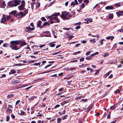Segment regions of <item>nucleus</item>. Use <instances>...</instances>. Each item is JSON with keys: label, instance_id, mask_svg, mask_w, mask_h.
Instances as JSON below:
<instances>
[{"label": "nucleus", "instance_id": "obj_12", "mask_svg": "<svg viewBox=\"0 0 123 123\" xmlns=\"http://www.w3.org/2000/svg\"><path fill=\"white\" fill-rule=\"evenodd\" d=\"M19 82V81L18 80H14L12 81V84H17Z\"/></svg>", "mask_w": 123, "mask_h": 123}, {"label": "nucleus", "instance_id": "obj_48", "mask_svg": "<svg viewBox=\"0 0 123 123\" xmlns=\"http://www.w3.org/2000/svg\"><path fill=\"white\" fill-rule=\"evenodd\" d=\"M44 121L43 120L42 121L41 120H39L38 121L37 123H43Z\"/></svg>", "mask_w": 123, "mask_h": 123}, {"label": "nucleus", "instance_id": "obj_60", "mask_svg": "<svg viewBox=\"0 0 123 123\" xmlns=\"http://www.w3.org/2000/svg\"><path fill=\"white\" fill-rule=\"evenodd\" d=\"M64 89L63 88H61L59 89V91H63Z\"/></svg>", "mask_w": 123, "mask_h": 123}, {"label": "nucleus", "instance_id": "obj_35", "mask_svg": "<svg viewBox=\"0 0 123 123\" xmlns=\"http://www.w3.org/2000/svg\"><path fill=\"white\" fill-rule=\"evenodd\" d=\"M61 119L60 118H58L57 119V122L58 123H59L61 122Z\"/></svg>", "mask_w": 123, "mask_h": 123}, {"label": "nucleus", "instance_id": "obj_40", "mask_svg": "<svg viewBox=\"0 0 123 123\" xmlns=\"http://www.w3.org/2000/svg\"><path fill=\"white\" fill-rule=\"evenodd\" d=\"M54 70H50V71H45V72H43V73H42L41 74H44V73H49V72H51L52 71H53Z\"/></svg>", "mask_w": 123, "mask_h": 123}, {"label": "nucleus", "instance_id": "obj_57", "mask_svg": "<svg viewBox=\"0 0 123 123\" xmlns=\"http://www.w3.org/2000/svg\"><path fill=\"white\" fill-rule=\"evenodd\" d=\"M69 29H70L69 28H63V30H69Z\"/></svg>", "mask_w": 123, "mask_h": 123}, {"label": "nucleus", "instance_id": "obj_63", "mask_svg": "<svg viewBox=\"0 0 123 123\" xmlns=\"http://www.w3.org/2000/svg\"><path fill=\"white\" fill-rule=\"evenodd\" d=\"M68 4V1H67L65 3V5L66 6H67Z\"/></svg>", "mask_w": 123, "mask_h": 123}, {"label": "nucleus", "instance_id": "obj_4", "mask_svg": "<svg viewBox=\"0 0 123 123\" xmlns=\"http://www.w3.org/2000/svg\"><path fill=\"white\" fill-rule=\"evenodd\" d=\"M11 18V16L7 15L6 16H4L3 15V17L1 19V23L6 24L5 23L7 21H8Z\"/></svg>", "mask_w": 123, "mask_h": 123}, {"label": "nucleus", "instance_id": "obj_58", "mask_svg": "<svg viewBox=\"0 0 123 123\" xmlns=\"http://www.w3.org/2000/svg\"><path fill=\"white\" fill-rule=\"evenodd\" d=\"M21 56V55H18V56H16L15 57V58H16V59L18 58H19Z\"/></svg>", "mask_w": 123, "mask_h": 123}, {"label": "nucleus", "instance_id": "obj_6", "mask_svg": "<svg viewBox=\"0 0 123 123\" xmlns=\"http://www.w3.org/2000/svg\"><path fill=\"white\" fill-rule=\"evenodd\" d=\"M25 2L24 0L22 1L21 5L18 6V8L20 11L23 10L25 6Z\"/></svg>", "mask_w": 123, "mask_h": 123}, {"label": "nucleus", "instance_id": "obj_31", "mask_svg": "<svg viewBox=\"0 0 123 123\" xmlns=\"http://www.w3.org/2000/svg\"><path fill=\"white\" fill-rule=\"evenodd\" d=\"M92 51H88V52L86 53V55H88L90 54L91 52Z\"/></svg>", "mask_w": 123, "mask_h": 123}, {"label": "nucleus", "instance_id": "obj_43", "mask_svg": "<svg viewBox=\"0 0 123 123\" xmlns=\"http://www.w3.org/2000/svg\"><path fill=\"white\" fill-rule=\"evenodd\" d=\"M60 106V105H56L54 107V108L56 109L58 107H59Z\"/></svg>", "mask_w": 123, "mask_h": 123}, {"label": "nucleus", "instance_id": "obj_52", "mask_svg": "<svg viewBox=\"0 0 123 123\" xmlns=\"http://www.w3.org/2000/svg\"><path fill=\"white\" fill-rule=\"evenodd\" d=\"M111 112H110L109 114L107 115V118L108 119L110 118V115Z\"/></svg>", "mask_w": 123, "mask_h": 123}, {"label": "nucleus", "instance_id": "obj_14", "mask_svg": "<svg viewBox=\"0 0 123 123\" xmlns=\"http://www.w3.org/2000/svg\"><path fill=\"white\" fill-rule=\"evenodd\" d=\"M16 12L15 11H13L11 12L10 13H9V14H13L14 16H16Z\"/></svg>", "mask_w": 123, "mask_h": 123}, {"label": "nucleus", "instance_id": "obj_17", "mask_svg": "<svg viewBox=\"0 0 123 123\" xmlns=\"http://www.w3.org/2000/svg\"><path fill=\"white\" fill-rule=\"evenodd\" d=\"M20 17H22L25 16V14H24V13L22 12H20Z\"/></svg>", "mask_w": 123, "mask_h": 123}, {"label": "nucleus", "instance_id": "obj_47", "mask_svg": "<svg viewBox=\"0 0 123 123\" xmlns=\"http://www.w3.org/2000/svg\"><path fill=\"white\" fill-rule=\"evenodd\" d=\"M81 100L83 102H86L87 100V99H81Z\"/></svg>", "mask_w": 123, "mask_h": 123}, {"label": "nucleus", "instance_id": "obj_37", "mask_svg": "<svg viewBox=\"0 0 123 123\" xmlns=\"http://www.w3.org/2000/svg\"><path fill=\"white\" fill-rule=\"evenodd\" d=\"M67 117V115H66L65 116H63L62 117V118L63 120H64Z\"/></svg>", "mask_w": 123, "mask_h": 123}, {"label": "nucleus", "instance_id": "obj_29", "mask_svg": "<svg viewBox=\"0 0 123 123\" xmlns=\"http://www.w3.org/2000/svg\"><path fill=\"white\" fill-rule=\"evenodd\" d=\"M91 59V57L90 56H87L86 57V59L88 60H90Z\"/></svg>", "mask_w": 123, "mask_h": 123}, {"label": "nucleus", "instance_id": "obj_36", "mask_svg": "<svg viewBox=\"0 0 123 123\" xmlns=\"http://www.w3.org/2000/svg\"><path fill=\"white\" fill-rule=\"evenodd\" d=\"M80 6L82 8H84L85 7V4L83 3L80 5Z\"/></svg>", "mask_w": 123, "mask_h": 123}, {"label": "nucleus", "instance_id": "obj_19", "mask_svg": "<svg viewBox=\"0 0 123 123\" xmlns=\"http://www.w3.org/2000/svg\"><path fill=\"white\" fill-rule=\"evenodd\" d=\"M15 16L18 18L20 17V12L17 13L16 14Z\"/></svg>", "mask_w": 123, "mask_h": 123}, {"label": "nucleus", "instance_id": "obj_22", "mask_svg": "<svg viewBox=\"0 0 123 123\" xmlns=\"http://www.w3.org/2000/svg\"><path fill=\"white\" fill-rule=\"evenodd\" d=\"M90 41L91 42H92V43H94L95 42L96 40L95 39H90Z\"/></svg>", "mask_w": 123, "mask_h": 123}, {"label": "nucleus", "instance_id": "obj_7", "mask_svg": "<svg viewBox=\"0 0 123 123\" xmlns=\"http://www.w3.org/2000/svg\"><path fill=\"white\" fill-rule=\"evenodd\" d=\"M105 9L107 10H109L111 9H113L114 8L111 6H108L105 7Z\"/></svg>", "mask_w": 123, "mask_h": 123}, {"label": "nucleus", "instance_id": "obj_8", "mask_svg": "<svg viewBox=\"0 0 123 123\" xmlns=\"http://www.w3.org/2000/svg\"><path fill=\"white\" fill-rule=\"evenodd\" d=\"M116 14L118 16L122 15L123 14V11H120L116 12Z\"/></svg>", "mask_w": 123, "mask_h": 123}, {"label": "nucleus", "instance_id": "obj_5", "mask_svg": "<svg viewBox=\"0 0 123 123\" xmlns=\"http://www.w3.org/2000/svg\"><path fill=\"white\" fill-rule=\"evenodd\" d=\"M69 16V13L66 11H64L62 12L61 15V18H62L63 20L69 19L68 16Z\"/></svg>", "mask_w": 123, "mask_h": 123}, {"label": "nucleus", "instance_id": "obj_23", "mask_svg": "<svg viewBox=\"0 0 123 123\" xmlns=\"http://www.w3.org/2000/svg\"><path fill=\"white\" fill-rule=\"evenodd\" d=\"M109 54L108 53H106L103 55V57H104L108 56Z\"/></svg>", "mask_w": 123, "mask_h": 123}, {"label": "nucleus", "instance_id": "obj_46", "mask_svg": "<svg viewBox=\"0 0 123 123\" xmlns=\"http://www.w3.org/2000/svg\"><path fill=\"white\" fill-rule=\"evenodd\" d=\"M84 58L83 57L80 58V62H83L84 61Z\"/></svg>", "mask_w": 123, "mask_h": 123}, {"label": "nucleus", "instance_id": "obj_62", "mask_svg": "<svg viewBox=\"0 0 123 123\" xmlns=\"http://www.w3.org/2000/svg\"><path fill=\"white\" fill-rule=\"evenodd\" d=\"M114 38V37L113 36H110V39L111 40H112V39Z\"/></svg>", "mask_w": 123, "mask_h": 123}, {"label": "nucleus", "instance_id": "obj_51", "mask_svg": "<svg viewBox=\"0 0 123 123\" xmlns=\"http://www.w3.org/2000/svg\"><path fill=\"white\" fill-rule=\"evenodd\" d=\"M20 102L19 100H18L17 101L16 103V105H17Z\"/></svg>", "mask_w": 123, "mask_h": 123}, {"label": "nucleus", "instance_id": "obj_55", "mask_svg": "<svg viewBox=\"0 0 123 123\" xmlns=\"http://www.w3.org/2000/svg\"><path fill=\"white\" fill-rule=\"evenodd\" d=\"M55 44H52L50 45V46L51 47H53L55 46Z\"/></svg>", "mask_w": 123, "mask_h": 123}, {"label": "nucleus", "instance_id": "obj_27", "mask_svg": "<svg viewBox=\"0 0 123 123\" xmlns=\"http://www.w3.org/2000/svg\"><path fill=\"white\" fill-rule=\"evenodd\" d=\"M11 73L13 74H15L16 72V71L14 70L13 69H11Z\"/></svg>", "mask_w": 123, "mask_h": 123}, {"label": "nucleus", "instance_id": "obj_61", "mask_svg": "<svg viewBox=\"0 0 123 123\" xmlns=\"http://www.w3.org/2000/svg\"><path fill=\"white\" fill-rule=\"evenodd\" d=\"M6 75L5 74H3L1 77H0V78H2L4 77H6Z\"/></svg>", "mask_w": 123, "mask_h": 123}, {"label": "nucleus", "instance_id": "obj_13", "mask_svg": "<svg viewBox=\"0 0 123 123\" xmlns=\"http://www.w3.org/2000/svg\"><path fill=\"white\" fill-rule=\"evenodd\" d=\"M36 98V96H33L31 97L30 98H28V100L30 101H31L34 99V98Z\"/></svg>", "mask_w": 123, "mask_h": 123}, {"label": "nucleus", "instance_id": "obj_1", "mask_svg": "<svg viewBox=\"0 0 123 123\" xmlns=\"http://www.w3.org/2000/svg\"><path fill=\"white\" fill-rule=\"evenodd\" d=\"M10 44L9 46L12 49L17 50L18 49L17 45L19 44L21 47L25 45L26 43L25 42H22L20 40H16L11 41L10 43Z\"/></svg>", "mask_w": 123, "mask_h": 123}, {"label": "nucleus", "instance_id": "obj_15", "mask_svg": "<svg viewBox=\"0 0 123 123\" xmlns=\"http://www.w3.org/2000/svg\"><path fill=\"white\" fill-rule=\"evenodd\" d=\"M26 29L29 31H33L34 30L33 28H31L30 27H27Z\"/></svg>", "mask_w": 123, "mask_h": 123}, {"label": "nucleus", "instance_id": "obj_10", "mask_svg": "<svg viewBox=\"0 0 123 123\" xmlns=\"http://www.w3.org/2000/svg\"><path fill=\"white\" fill-rule=\"evenodd\" d=\"M25 113V112L22 110H21L18 111V113L20 115H24Z\"/></svg>", "mask_w": 123, "mask_h": 123}, {"label": "nucleus", "instance_id": "obj_59", "mask_svg": "<svg viewBox=\"0 0 123 123\" xmlns=\"http://www.w3.org/2000/svg\"><path fill=\"white\" fill-rule=\"evenodd\" d=\"M77 60H74L73 61H71L70 62H77Z\"/></svg>", "mask_w": 123, "mask_h": 123}, {"label": "nucleus", "instance_id": "obj_45", "mask_svg": "<svg viewBox=\"0 0 123 123\" xmlns=\"http://www.w3.org/2000/svg\"><path fill=\"white\" fill-rule=\"evenodd\" d=\"M41 19H42V20L43 21H46V19L44 17H42V18H41Z\"/></svg>", "mask_w": 123, "mask_h": 123}, {"label": "nucleus", "instance_id": "obj_49", "mask_svg": "<svg viewBox=\"0 0 123 123\" xmlns=\"http://www.w3.org/2000/svg\"><path fill=\"white\" fill-rule=\"evenodd\" d=\"M51 65H52L51 64H49V65H47V66H45V68H44L45 69L47 68L50 66Z\"/></svg>", "mask_w": 123, "mask_h": 123}, {"label": "nucleus", "instance_id": "obj_3", "mask_svg": "<svg viewBox=\"0 0 123 123\" xmlns=\"http://www.w3.org/2000/svg\"><path fill=\"white\" fill-rule=\"evenodd\" d=\"M60 14L59 12H55L53 13L52 15L51 16H48V18L51 20H55L56 21L55 22H59L60 20L59 19L57 18L56 16Z\"/></svg>", "mask_w": 123, "mask_h": 123}, {"label": "nucleus", "instance_id": "obj_42", "mask_svg": "<svg viewBox=\"0 0 123 123\" xmlns=\"http://www.w3.org/2000/svg\"><path fill=\"white\" fill-rule=\"evenodd\" d=\"M80 53V51H78L77 52H75L74 53V55H76L77 54H79Z\"/></svg>", "mask_w": 123, "mask_h": 123}, {"label": "nucleus", "instance_id": "obj_24", "mask_svg": "<svg viewBox=\"0 0 123 123\" xmlns=\"http://www.w3.org/2000/svg\"><path fill=\"white\" fill-rule=\"evenodd\" d=\"M116 107V106L115 105H114L111 107L110 109L111 110H114L115 108Z\"/></svg>", "mask_w": 123, "mask_h": 123}, {"label": "nucleus", "instance_id": "obj_25", "mask_svg": "<svg viewBox=\"0 0 123 123\" xmlns=\"http://www.w3.org/2000/svg\"><path fill=\"white\" fill-rule=\"evenodd\" d=\"M8 44L5 43L3 44V46L4 47H7L8 46Z\"/></svg>", "mask_w": 123, "mask_h": 123}, {"label": "nucleus", "instance_id": "obj_38", "mask_svg": "<svg viewBox=\"0 0 123 123\" xmlns=\"http://www.w3.org/2000/svg\"><path fill=\"white\" fill-rule=\"evenodd\" d=\"M28 11V10H27V9L24 11V14H25V15H26V14L27 13Z\"/></svg>", "mask_w": 123, "mask_h": 123}, {"label": "nucleus", "instance_id": "obj_21", "mask_svg": "<svg viewBox=\"0 0 123 123\" xmlns=\"http://www.w3.org/2000/svg\"><path fill=\"white\" fill-rule=\"evenodd\" d=\"M7 111L10 113L12 112V110L10 109H9L8 108H7Z\"/></svg>", "mask_w": 123, "mask_h": 123}, {"label": "nucleus", "instance_id": "obj_64", "mask_svg": "<svg viewBox=\"0 0 123 123\" xmlns=\"http://www.w3.org/2000/svg\"><path fill=\"white\" fill-rule=\"evenodd\" d=\"M45 46V45H44V44L41 45L39 46V47L40 48H42V47H44Z\"/></svg>", "mask_w": 123, "mask_h": 123}, {"label": "nucleus", "instance_id": "obj_11", "mask_svg": "<svg viewBox=\"0 0 123 123\" xmlns=\"http://www.w3.org/2000/svg\"><path fill=\"white\" fill-rule=\"evenodd\" d=\"M113 15L112 14L109 13L108 16V19H111L113 18Z\"/></svg>", "mask_w": 123, "mask_h": 123}, {"label": "nucleus", "instance_id": "obj_56", "mask_svg": "<svg viewBox=\"0 0 123 123\" xmlns=\"http://www.w3.org/2000/svg\"><path fill=\"white\" fill-rule=\"evenodd\" d=\"M120 92V90L119 89H118L117 90V91H116L115 92V93H119Z\"/></svg>", "mask_w": 123, "mask_h": 123}, {"label": "nucleus", "instance_id": "obj_26", "mask_svg": "<svg viewBox=\"0 0 123 123\" xmlns=\"http://www.w3.org/2000/svg\"><path fill=\"white\" fill-rule=\"evenodd\" d=\"M93 107V105H90L88 107V110H90Z\"/></svg>", "mask_w": 123, "mask_h": 123}, {"label": "nucleus", "instance_id": "obj_20", "mask_svg": "<svg viewBox=\"0 0 123 123\" xmlns=\"http://www.w3.org/2000/svg\"><path fill=\"white\" fill-rule=\"evenodd\" d=\"M105 40L104 39H102L100 41V44L101 45H102L103 44V41H105Z\"/></svg>", "mask_w": 123, "mask_h": 123}, {"label": "nucleus", "instance_id": "obj_16", "mask_svg": "<svg viewBox=\"0 0 123 123\" xmlns=\"http://www.w3.org/2000/svg\"><path fill=\"white\" fill-rule=\"evenodd\" d=\"M13 94H9L7 96V99H9L12 97H13Z\"/></svg>", "mask_w": 123, "mask_h": 123}, {"label": "nucleus", "instance_id": "obj_54", "mask_svg": "<svg viewBox=\"0 0 123 123\" xmlns=\"http://www.w3.org/2000/svg\"><path fill=\"white\" fill-rule=\"evenodd\" d=\"M73 37V36H68V37L69 39H71Z\"/></svg>", "mask_w": 123, "mask_h": 123}, {"label": "nucleus", "instance_id": "obj_33", "mask_svg": "<svg viewBox=\"0 0 123 123\" xmlns=\"http://www.w3.org/2000/svg\"><path fill=\"white\" fill-rule=\"evenodd\" d=\"M88 65V64H82L81 65V67H82L83 68H85L86 66H87Z\"/></svg>", "mask_w": 123, "mask_h": 123}, {"label": "nucleus", "instance_id": "obj_18", "mask_svg": "<svg viewBox=\"0 0 123 123\" xmlns=\"http://www.w3.org/2000/svg\"><path fill=\"white\" fill-rule=\"evenodd\" d=\"M24 65V64H21V63H19V64H14V66H23Z\"/></svg>", "mask_w": 123, "mask_h": 123}, {"label": "nucleus", "instance_id": "obj_53", "mask_svg": "<svg viewBox=\"0 0 123 123\" xmlns=\"http://www.w3.org/2000/svg\"><path fill=\"white\" fill-rule=\"evenodd\" d=\"M89 2L88 0H84V2L85 3H87Z\"/></svg>", "mask_w": 123, "mask_h": 123}, {"label": "nucleus", "instance_id": "obj_30", "mask_svg": "<svg viewBox=\"0 0 123 123\" xmlns=\"http://www.w3.org/2000/svg\"><path fill=\"white\" fill-rule=\"evenodd\" d=\"M114 5L116 6H121V4L120 3H118L117 4H114Z\"/></svg>", "mask_w": 123, "mask_h": 123}, {"label": "nucleus", "instance_id": "obj_32", "mask_svg": "<svg viewBox=\"0 0 123 123\" xmlns=\"http://www.w3.org/2000/svg\"><path fill=\"white\" fill-rule=\"evenodd\" d=\"M117 32H123V29H121L117 31Z\"/></svg>", "mask_w": 123, "mask_h": 123}, {"label": "nucleus", "instance_id": "obj_34", "mask_svg": "<svg viewBox=\"0 0 123 123\" xmlns=\"http://www.w3.org/2000/svg\"><path fill=\"white\" fill-rule=\"evenodd\" d=\"M40 63H40V62H38V63H34V65L36 66H37L39 65H40Z\"/></svg>", "mask_w": 123, "mask_h": 123}, {"label": "nucleus", "instance_id": "obj_50", "mask_svg": "<svg viewBox=\"0 0 123 123\" xmlns=\"http://www.w3.org/2000/svg\"><path fill=\"white\" fill-rule=\"evenodd\" d=\"M111 71H109L108 73H106V75L107 76H108L111 73Z\"/></svg>", "mask_w": 123, "mask_h": 123}, {"label": "nucleus", "instance_id": "obj_9", "mask_svg": "<svg viewBox=\"0 0 123 123\" xmlns=\"http://www.w3.org/2000/svg\"><path fill=\"white\" fill-rule=\"evenodd\" d=\"M42 21L41 20H39L37 24V26L41 28L42 27H40V26L42 24Z\"/></svg>", "mask_w": 123, "mask_h": 123}, {"label": "nucleus", "instance_id": "obj_2", "mask_svg": "<svg viewBox=\"0 0 123 123\" xmlns=\"http://www.w3.org/2000/svg\"><path fill=\"white\" fill-rule=\"evenodd\" d=\"M21 2V1L18 0H12L8 3V6L10 7L16 6L19 5Z\"/></svg>", "mask_w": 123, "mask_h": 123}, {"label": "nucleus", "instance_id": "obj_28", "mask_svg": "<svg viewBox=\"0 0 123 123\" xmlns=\"http://www.w3.org/2000/svg\"><path fill=\"white\" fill-rule=\"evenodd\" d=\"M77 3H75V2H72L71 4V5H73V6H75V5H77Z\"/></svg>", "mask_w": 123, "mask_h": 123}, {"label": "nucleus", "instance_id": "obj_44", "mask_svg": "<svg viewBox=\"0 0 123 123\" xmlns=\"http://www.w3.org/2000/svg\"><path fill=\"white\" fill-rule=\"evenodd\" d=\"M82 97V96H80L79 97H78L77 98H75V100H76L77 99H80Z\"/></svg>", "mask_w": 123, "mask_h": 123}, {"label": "nucleus", "instance_id": "obj_41", "mask_svg": "<svg viewBox=\"0 0 123 123\" xmlns=\"http://www.w3.org/2000/svg\"><path fill=\"white\" fill-rule=\"evenodd\" d=\"M6 120L7 121H8L10 119V117L8 116H7L6 117Z\"/></svg>", "mask_w": 123, "mask_h": 123}, {"label": "nucleus", "instance_id": "obj_39", "mask_svg": "<svg viewBox=\"0 0 123 123\" xmlns=\"http://www.w3.org/2000/svg\"><path fill=\"white\" fill-rule=\"evenodd\" d=\"M49 25V23L48 22H45L43 24V25Z\"/></svg>", "mask_w": 123, "mask_h": 123}]
</instances>
